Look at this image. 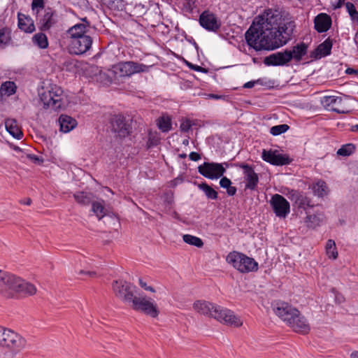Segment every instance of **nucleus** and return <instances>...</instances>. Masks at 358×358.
Segmentation results:
<instances>
[{
    "label": "nucleus",
    "mask_w": 358,
    "mask_h": 358,
    "mask_svg": "<svg viewBox=\"0 0 358 358\" xmlns=\"http://www.w3.org/2000/svg\"><path fill=\"white\" fill-rule=\"evenodd\" d=\"M193 308L199 313L213 317L228 325L238 327L243 324L240 317L236 316L232 310L209 301H197L194 302Z\"/></svg>",
    "instance_id": "1"
},
{
    "label": "nucleus",
    "mask_w": 358,
    "mask_h": 358,
    "mask_svg": "<svg viewBox=\"0 0 358 358\" xmlns=\"http://www.w3.org/2000/svg\"><path fill=\"white\" fill-rule=\"evenodd\" d=\"M90 24H75L67 30L70 39L69 51L72 55H83L92 47V38L87 34Z\"/></svg>",
    "instance_id": "2"
},
{
    "label": "nucleus",
    "mask_w": 358,
    "mask_h": 358,
    "mask_svg": "<svg viewBox=\"0 0 358 358\" xmlns=\"http://www.w3.org/2000/svg\"><path fill=\"white\" fill-rule=\"evenodd\" d=\"M26 345V341L17 333L0 326V346L16 354Z\"/></svg>",
    "instance_id": "3"
},
{
    "label": "nucleus",
    "mask_w": 358,
    "mask_h": 358,
    "mask_svg": "<svg viewBox=\"0 0 358 358\" xmlns=\"http://www.w3.org/2000/svg\"><path fill=\"white\" fill-rule=\"evenodd\" d=\"M227 262L241 273L256 271L258 269L257 262L251 257L236 251L228 254Z\"/></svg>",
    "instance_id": "4"
},
{
    "label": "nucleus",
    "mask_w": 358,
    "mask_h": 358,
    "mask_svg": "<svg viewBox=\"0 0 358 358\" xmlns=\"http://www.w3.org/2000/svg\"><path fill=\"white\" fill-rule=\"evenodd\" d=\"M43 107L53 110L60 109L64 105V94L61 87L54 85L39 94Z\"/></svg>",
    "instance_id": "5"
},
{
    "label": "nucleus",
    "mask_w": 358,
    "mask_h": 358,
    "mask_svg": "<svg viewBox=\"0 0 358 358\" xmlns=\"http://www.w3.org/2000/svg\"><path fill=\"white\" fill-rule=\"evenodd\" d=\"M148 69L147 65L129 61L119 62L113 67V72L116 78H126L135 73L146 72Z\"/></svg>",
    "instance_id": "6"
},
{
    "label": "nucleus",
    "mask_w": 358,
    "mask_h": 358,
    "mask_svg": "<svg viewBox=\"0 0 358 358\" xmlns=\"http://www.w3.org/2000/svg\"><path fill=\"white\" fill-rule=\"evenodd\" d=\"M273 24H264L266 34H269L273 41L285 40V44L292 39L295 29L294 24H278V27H273Z\"/></svg>",
    "instance_id": "7"
},
{
    "label": "nucleus",
    "mask_w": 358,
    "mask_h": 358,
    "mask_svg": "<svg viewBox=\"0 0 358 358\" xmlns=\"http://www.w3.org/2000/svg\"><path fill=\"white\" fill-rule=\"evenodd\" d=\"M130 303L134 310L143 312L152 317L159 315L157 304L146 296H134Z\"/></svg>",
    "instance_id": "8"
},
{
    "label": "nucleus",
    "mask_w": 358,
    "mask_h": 358,
    "mask_svg": "<svg viewBox=\"0 0 358 358\" xmlns=\"http://www.w3.org/2000/svg\"><path fill=\"white\" fill-rule=\"evenodd\" d=\"M275 313L289 326L296 320L299 311L287 303L278 302L274 308Z\"/></svg>",
    "instance_id": "9"
},
{
    "label": "nucleus",
    "mask_w": 358,
    "mask_h": 358,
    "mask_svg": "<svg viewBox=\"0 0 358 358\" xmlns=\"http://www.w3.org/2000/svg\"><path fill=\"white\" fill-rule=\"evenodd\" d=\"M199 173L208 179H217L224 175L226 169L222 164L215 162H204L198 167Z\"/></svg>",
    "instance_id": "10"
},
{
    "label": "nucleus",
    "mask_w": 358,
    "mask_h": 358,
    "mask_svg": "<svg viewBox=\"0 0 358 358\" xmlns=\"http://www.w3.org/2000/svg\"><path fill=\"white\" fill-rule=\"evenodd\" d=\"M115 296L121 299L125 303H130L134 299L133 285L123 280H115L112 285Z\"/></svg>",
    "instance_id": "11"
},
{
    "label": "nucleus",
    "mask_w": 358,
    "mask_h": 358,
    "mask_svg": "<svg viewBox=\"0 0 358 358\" xmlns=\"http://www.w3.org/2000/svg\"><path fill=\"white\" fill-rule=\"evenodd\" d=\"M287 14L279 9L268 8L255 17L252 22H279L287 20Z\"/></svg>",
    "instance_id": "12"
},
{
    "label": "nucleus",
    "mask_w": 358,
    "mask_h": 358,
    "mask_svg": "<svg viewBox=\"0 0 358 358\" xmlns=\"http://www.w3.org/2000/svg\"><path fill=\"white\" fill-rule=\"evenodd\" d=\"M270 204L275 215L278 217L285 218L289 213V203L280 194H274L271 197Z\"/></svg>",
    "instance_id": "13"
},
{
    "label": "nucleus",
    "mask_w": 358,
    "mask_h": 358,
    "mask_svg": "<svg viewBox=\"0 0 358 358\" xmlns=\"http://www.w3.org/2000/svg\"><path fill=\"white\" fill-rule=\"evenodd\" d=\"M110 125L112 131L121 138H124L131 132L130 123L122 115H114L110 119Z\"/></svg>",
    "instance_id": "14"
},
{
    "label": "nucleus",
    "mask_w": 358,
    "mask_h": 358,
    "mask_svg": "<svg viewBox=\"0 0 358 358\" xmlns=\"http://www.w3.org/2000/svg\"><path fill=\"white\" fill-rule=\"evenodd\" d=\"M233 166L243 170L244 178L246 181L245 188L250 190L256 189L259 182V176L255 172L253 167L245 163H236Z\"/></svg>",
    "instance_id": "15"
},
{
    "label": "nucleus",
    "mask_w": 358,
    "mask_h": 358,
    "mask_svg": "<svg viewBox=\"0 0 358 358\" xmlns=\"http://www.w3.org/2000/svg\"><path fill=\"white\" fill-rule=\"evenodd\" d=\"M264 28V24H251L250 27L245 33V40L249 46L253 48L256 50H259V45L262 29Z\"/></svg>",
    "instance_id": "16"
},
{
    "label": "nucleus",
    "mask_w": 358,
    "mask_h": 358,
    "mask_svg": "<svg viewBox=\"0 0 358 358\" xmlns=\"http://www.w3.org/2000/svg\"><path fill=\"white\" fill-rule=\"evenodd\" d=\"M262 157L263 160L275 166L289 164L291 159L287 155L280 154L278 150H263Z\"/></svg>",
    "instance_id": "17"
},
{
    "label": "nucleus",
    "mask_w": 358,
    "mask_h": 358,
    "mask_svg": "<svg viewBox=\"0 0 358 358\" xmlns=\"http://www.w3.org/2000/svg\"><path fill=\"white\" fill-rule=\"evenodd\" d=\"M17 277L0 270V292L7 297H12V290Z\"/></svg>",
    "instance_id": "18"
},
{
    "label": "nucleus",
    "mask_w": 358,
    "mask_h": 358,
    "mask_svg": "<svg viewBox=\"0 0 358 358\" xmlns=\"http://www.w3.org/2000/svg\"><path fill=\"white\" fill-rule=\"evenodd\" d=\"M322 106L328 110L345 113L346 110L341 96H325L321 100Z\"/></svg>",
    "instance_id": "19"
},
{
    "label": "nucleus",
    "mask_w": 358,
    "mask_h": 358,
    "mask_svg": "<svg viewBox=\"0 0 358 358\" xmlns=\"http://www.w3.org/2000/svg\"><path fill=\"white\" fill-rule=\"evenodd\" d=\"M291 61V54L285 51L273 53L264 59V63L266 66H283Z\"/></svg>",
    "instance_id": "20"
},
{
    "label": "nucleus",
    "mask_w": 358,
    "mask_h": 358,
    "mask_svg": "<svg viewBox=\"0 0 358 358\" xmlns=\"http://www.w3.org/2000/svg\"><path fill=\"white\" fill-rule=\"evenodd\" d=\"M12 291V297L15 294L26 296L34 294L36 292V288L33 284L17 277Z\"/></svg>",
    "instance_id": "21"
},
{
    "label": "nucleus",
    "mask_w": 358,
    "mask_h": 358,
    "mask_svg": "<svg viewBox=\"0 0 358 358\" xmlns=\"http://www.w3.org/2000/svg\"><path fill=\"white\" fill-rule=\"evenodd\" d=\"M261 40L259 45V50H273L285 45V40L273 41L269 34H266V25L262 30Z\"/></svg>",
    "instance_id": "22"
},
{
    "label": "nucleus",
    "mask_w": 358,
    "mask_h": 358,
    "mask_svg": "<svg viewBox=\"0 0 358 358\" xmlns=\"http://www.w3.org/2000/svg\"><path fill=\"white\" fill-rule=\"evenodd\" d=\"M331 41L329 39H327L310 53V57L311 59H318L322 57L327 56L331 54Z\"/></svg>",
    "instance_id": "23"
},
{
    "label": "nucleus",
    "mask_w": 358,
    "mask_h": 358,
    "mask_svg": "<svg viewBox=\"0 0 358 358\" xmlns=\"http://www.w3.org/2000/svg\"><path fill=\"white\" fill-rule=\"evenodd\" d=\"M289 327L297 333L306 334H308L310 329L308 323L306 318L300 313L298 315L296 320H293V323L289 324Z\"/></svg>",
    "instance_id": "24"
},
{
    "label": "nucleus",
    "mask_w": 358,
    "mask_h": 358,
    "mask_svg": "<svg viewBox=\"0 0 358 358\" xmlns=\"http://www.w3.org/2000/svg\"><path fill=\"white\" fill-rule=\"evenodd\" d=\"M287 52L291 54V60L294 59L295 62H299L301 61L303 57L308 52V45L303 42L297 43L292 47V50H288Z\"/></svg>",
    "instance_id": "25"
},
{
    "label": "nucleus",
    "mask_w": 358,
    "mask_h": 358,
    "mask_svg": "<svg viewBox=\"0 0 358 358\" xmlns=\"http://www.w3.org/2000/svg\"><path fill=\"white\" fill-rule=\"evenodd\" d=\"M59 124L60 126V131L64 133H67L76 127L77 122L75 119L69 115H61L59 118Z\"/></svg>",
    "instance_id": "26"
},
{
    "label": "nucleus",
    "mask_w": 358,
    "mask_h": 358,
    "mask_svg": "<svg viewBox=\"0 0 358 358\" xmlns=\"http://www.w3.org/2000/svg\"><path fill=\"white\" fill-rule=\"evenodd\" d=\"M6 131L14 138L20 139L22 137V132L17 125L15 119L8 118L5 120Z\"/></svg>",
    "instance_id": "27"
},
{
    "label": "nucleus",
    "mask_w": 358,
    "mask_h": 358,
    "mask_svg": "<svg viewBox=\"0 0 358 358\" xmlns=\"http://www.w3.org/2000/svg\"><path fill=\"white\" fill-rule=\"evenodd\" d=\"M75 200L80 205L87 206L92 203L94 196L91 192H79L73 194Z\"/></svg>",
    "instance_id": "28"
},
{
    "label": "nucleus",
    "mask_w": 358,
    "mask_h": 358,
    "mask_svg": "<svg viewBox=\"0 0 358 358\" xmlns=\"http://www.w3.org/2000/svg\"><path fill=\"white\" fill-rule=\"evenodd\" d=\"M313 192L315 195L323 197L328 193V187L324 180H320L313 185Z\"/></svg>",
    "instance_id": "29"
},
{
    "label": "nucleus",
    "mask_w": 358,
    "mask_h": 358,
    "mask_svg": "<svg viewBox=\"0 0 358 358\" xmlns=\"http://www.w3.org/2000/svg\"><path fill=\"white\" fill-rule=\"evenodd\" d=\"M17 86L13 81H6L1 85L0 93L1 95L10 96L16 92Z\"/></svg>",
    "instance_id": "30"
},
{
    "label": "nucleus",
    "mask_w": 358,
    "mask_h": 358,
    "mask_svg": "<svg viewBox=\"0 0 358 358\" xmlns=\"http://www.w3.org/2000/svg\"><path fill=\"white\" fill-rule=\"evenodd\" d=\"M92 211L100 220L106 215V210L104 207V201H93L92 203Z\"/></svg>",
    "instance_id": "31"
},
{
    "label": "nucleus",
    "mask_w": 358,
    "mask_h": 358,
    "mask_svg": "<svg viewBox=\"0 0 358 358\" xmlns=\"http://www.w3.org/2000/svg\"><path fill=\"white\" fill-rule=\"evenodd\" d=\"M101 4L110 10H122L124 8L122 0H100Z\"/></svg>",
    "instance_id": "32"
},
{
    "label": "nucleus",
    "mask_w": 358,
    "mask_h": 358,
    "mask_svg": "<svg viewBox=\"0 0 358 358\" xmlns=\"http://www.w3.org/2000/svg\"><path fill=\"white\" fill-rule=\"evenodd\" d=\"M33 42L35 45L41 49L46 48L48 46V38L45 34L43 33H38L32 38Z\"/></svg>",
    "instance_id": "33"
},
{
    "label": "nucleus",
    "mask_w": 358,
    "mask_h": 358,
    "mask_svg": "<svg viewBox=\"0 0 358 358\" xmlns=\"http://www.w3.org/2000/svg\"><path fill=\"white\" fill-rule=\"evenodd\" d=\"M159 129L163 132H168L171 129V120L169 116H162L157 120Z\"/></svg>",
    "instance_id": "34"
},
{
    "label": "nucleus",
    "mask_w": 358,
    "mask_h": 358,
    "mask_svg": "<svg viewBox=\"0 0 358 358\" xmlns=\"http://www.w3.org/2000/svg\"><path fill=\"white\" fill-rule=\"evenodd\" d=\"M200 189H201L206 194L208 199H217V192L209 186L208 184L203 182L199 185Z\"/></svg>",
    "instance_id": "35"
},
{
    "label": "nucleus",
    "mask_w": 358,
    "mask_h": 358,
    "mask_svg": "<svg viewBox=\"0 0 358 358\" xmlns=\"http://www.w3.org/2000/svg\"><path fill=\"white\" fill-rule=\"evenodd\" d=\"M182 239L185 243L197 248H201L203 245V243L200 238L192 235L185 234L182 236Z\"/></svg>",
    "instance_id": "36"
},
{
    "label": "nucleus",
    "mask_w": 358,
    "mask_h": 358,
    "mask_svg": "<svg viewBox=\"0 0 358 358\" xmlns=\"http://www.w3.org/2000/svg\"><path fill=\"white\" fill-rule=\"evenodd\" d=\"M326 252L329 258L336 259L338 257V252L334 241L329 239L326 244Z\"/></svg>",
    "instance_id": "37"
},
{
    "label": "nucleus",
    "mask_w": 358,
    "mask_h": 358,
    "mask_svg": "<svg viewBox=\"0 0 358 358\" xmlns=\"http://www.w3.org/2000/svg\"><path fill=\"white\" fill-rule=\"evenodd\" d=\"M10 41V31L7 28L0 29V48H4Z\"/></svg>",
    "instance_id": "38"
},
{
    "label": "nucleus",
    "mask_w": 358,
    "mask_h": 358,
    "mask_svg": "<svg viewBox=\"0 0 358 358\" xmlns=\"http://www.w3.org/2000/svg\"><path fill=\"white\" fill-rule=\"evenodd\" d=\"M322 221L321 215H310L306 218V222L308 227L315 228L319 226Z\"/></svg>",
    "instance_id": "39"
},
{
    "label": "nucleus",
    "mask_w": 358,
    "mask_h": 358,
    "mask_svg": "<svg viewBox=\"0 0 358 358\" xmlns=\"http://www.w3.org/2000/svg\"><path fill=\"white\" fill-rule=\"evenodd\" d=\"M355 150V146L352 143L345 144L341 146L337 151V154L341 156H349Z\"/></svg>",
    "instance_id": "40"
},
{
    "label": "nucleus",
    "mask_w": 358,
    "mask_h": 358,
    "mask_svg": "<svg viewBox=\"0 0 358 358\" xmlns=\"http://www.w3.org/2000/svg\"><path fill=\"white\" fill-rule=\"evenodd\" d=\"M42 14V18L40 19L41 22H51L54 12L52 8L43 7V10L39 11Z\"/></svg>",
    "instance_id": "41"
},
{
    "label": "nucleus",
    "mask_w": 358,
    "mask_h": 358,
    "mask_svg": "<svg viewBox=\"0 0 358 358\" xmlns=\"http://www.w3.org/2000/svg\"><path fill=\"white\" fill-rule=\"evenodd\" d=\"M199 22H217V18L213 13L205 10L200 15Z\"/></svg>",
    "instance_id": "42"
},
{
    "label": "nucleus",
    "mask_w": 358,
    "mask_h": 358,
    "mask_svg": "<svg viewBox=\"0 0 358 358\" xmlns=\"http://www.w3.org/2000/svg\"><path fill=\"white\" fill-rule=\"evenodd\" d=\"M289 127L286 124L273 126L270 129V133L273 136H278L286 132Z\"/></svg>",
    "instance_id": "43"
},
{
    "label": "nucleus",
    "mask_w": 358,
    "mask_h": 358,
    "mask_svg": "<svg viewBox=\"0 0 358 358\" xmlns=\"http://www.w3.org/2000/svg\"><path fill=\"white\" fill-rule=\"evenodd\" d=\"M346 9L353 21L358 22V12L357 11L355 5L351 2L345 3Z\"/></svg>",
    "instance_id": "44"
},
{
    "label": "nucleus",
    "mask_w": 358,
    "mask_h": 358,
    "mask_svg": "<svg viewBox=\"0 0 358 358\" xmlns=\"http://www.w3.org/2000/svg\"><path fill=\"white\" fill-rule=\"evenodd\" d=\"M43 0H33L31 9L34 13L38 15L39 11L43 9Z\"/></svg>",
    "instance_id": "45"
},
{
    "label": "nucleus",
    "mask_w": 358,
    "mask_h": 358,
    "mask_svg": "<svg viewBox=\"0 0 358 358\" xmlns=\"http://www.w3.org/2000/svg\"><path fill=\"white\" fill-rule=\"evenodd\" d=\"M313 22H331V19L327 14L320 13L315 17Z\"/></svg>",
    "instance_id": "46"
},
{
    "label": "nucleus",
    "mask_w": 358,
    "mask_h": 358,
    "mask_svg": "<svg viewBox=\"0 0 358 358\" xmlns=\"http://www.w3.org/2000/svg\"><path fill=\"white\" fill-rule=\"evenodd\" d=\"M202 27L208 31L217 32L220 29L221 24H200Z\"/></svg>",
    "instance_id": "47"
},
{
    "label": "nucleus",
    "mask_w": 358,
    "mask_h": 358,
    "mask_svg": "<svg viewBox=\"0 0 358 358\" xmlns=\"http://www.w3.org/2000/svg\"><path fill=\"white\" fill-rule=\"evenodd\" d=\"M315 30L319 33H323L331 28V24H314Z\"/></svg>",
    "instance_id": "48"
},
{
    "label": "nucleus",
    "mask_w": 358,
    "mask_h": 358,
    "mask_svg": "<svg viewBox=\"0 0 358 358\" xmlns=\"http://www.w3.org/2000/svg\"><path fill=\"white\" fill-rule=\"evenodd\" d=\"M192 127V123L189 120H185L180 124V129L182 131L187 132Z\"/></svg>",
    "instance_id": "49"
},
{
    "label": "nucleus",
    "mask_w": 358,
    "mask_h": 358,
    "mask_svg": "<svg viewBox=\"0 0 358 358\" xmlns=\"http://www.w3.org/2000/svg\"><path fill=\"white\" fill-rule=\"evenodd\" d=\"M231 185V181L227 177H222L220 180L221 187L227 189Z\"/></svg>",
    "instance_id": "50"
},
{
    "label": "nucleus",
    "mask_w": 358,
    "mask_h": 358,
    "mask_svg": "<svg viewBox=\"0 0 358 358\" xmlns=\"http://www.w3.org/2000/svg\"><path fill=\"white\" fill-rule=\"evenodd\" d=\"M27 157L30 159L33 162L37 164H41L43 162V159L41 157L34 155H28Z\"/></svg>",
    "instance_id": "51"
},
{
    "label": "nucleus",
    "mask_w": 358,
    "mask_h": 358,
    "mask_svg": "<svg viewBox=\"0 0 358 358\" xmlns=\"http://www.w3.org/2000/svg\"><path fill=\"white\" fill-rule=\"evenodd\" d=\"M310 203V200L308 197H302L300 200L299 206L303 208H305V206H311L312 205Z\"/></svg>",
    "instance_id": "52"
},
{
    "label": "nucleus",
    "mask_w": 358,
    "mask_h": 358,
    "mask_svg": "<svg viewBox=\"0 0 358 358\" xmlns=\"http://www.w3.org/2000/svg\"><path fill=\"white\" fill-rule=\"evenodd\" d=\"M189 158L192 161L196 162V161H198V160H199L201 159V155L199 153L196 152H192L189 155Z\"/></svg>",
    "instance_id": "53"
},
{
    "label": "nucleus",
    "mask_w": 358,
    "mask_h": 358,
    "mask_svg": "<svg viewBox=\"0 0 358 358\" xmlns=\"http://www.w3.org/2000/svg\"><path fill=\"white\" fill-rule=\"evenodd\" d=\"M237 189L234 186H231V185L227 188V193L229 196H234L236 194Z\"/></svg>",
    "instance_id": "54"
},
{
    "label": "nucleus",
    "mask_w": 358,
    "mask_h": 358,
    "mask_svg": "<svg viewBox=\"0 0 358 358\" xmlns=\"http://www.w3.org/2000/svg\"><path fill=\"white\" fill-rule=\"evenodd\" d=\"M189 66L192 69H194V71H198V72L206 73L208 71L207 69H206L200 66L190 64Z\"/></svg>",
    "instance_id": "55"
},
{
    "label": "nucleus",
    "mask_w": 358,
    "mask_h": 358,
    "mask_svg": "<svg viewBox=\"0 0 358 358\" xmlns=\"http://www.w3.org/2000/svg\"><path fill=\"white\" fill-rule=\"evenodd\" d=\"M80 274H85L88 275L90 278H94L96 275V272L94 271H85L83 270H80L79 272Z\"/></svg>",
    "instance_id": "56"
},
{
    "label": "nucleus",
    "mask_w": 358,
    "mask_h": 358,
    "mask_svg": "<svg viewBox=\"0 0 358 358\" xmlns=\"http://www.w3.org/2000/svg\"><path fill=\"white\" fill-rule=\"evenodd\" d=\"M259 80L254 81H249L243 85L244 88H252L255 86V83H259Z\"/></svg>",
    "instance_id": "57"
},
{
    "label": "nucleus",
    "mask_w": 358,
    "mask_h": 358,
    "mask_svg": "<svg viewBox=\"0 0 358 358\" xmlns=\"http://www.w3.org/2000/svg\"><path fill=\"white\" fill-rule=\"evenodd\" d=\"M20 203L22 204L29 206L31 203V200L29 198L24 199V200H21Z\"/></svg>",
    "instance_id": "58"
},
{
    "label": "nucleus",
    "mask_w": 358,
    "mask_h": 358,
    "mask_svg": "<svg viewBox=\"0 0 358 358\" xmlns=\"http://www.w3.org/2000/svg\"><path fill=\"white\" fill-rule=\"evenodd\" d=\"M345 72H346L347 74H355V73H357V70H355L354 69H351V68L347 69Z\"/></svg>",
    "instance_id": "59"
},
{
    "label": "nucleus",
    "mask_w": 358,
    "mask_h": 358,
    "mask_svg": "<svg viewBox=\"0 0 358 358\" xmlns=\"http://www.w3.org/2000/svg\"><path fill=\"white\" fill-rule=\"evenodd\" d=\"M51 24H42V27H41V29L43 31L48 30L50 28Z\"/></svg>",
    "instance_id": "60"
},
{
    "label": "nucleus",
    "mask_w": 358,
    "mask_h": 358,
    "mask_svg": "<svg viewBox=\"0 0 358 358\" xmlns=\"http://www.w3.org/2000/svg\"><path fill=\"white\" fill-rule=\"evenodd\" d=\"M209 96L210 98H213L215 99H220L223 98V96H222V95H217V94H210Z\"/></svg>",
    "instance_id": "61"
},
{
    "label": "nucleus",
    "mask_w": 358,
    "mask_h": 358,
    "mask_svg": "<svg viewBox=\"0 0 358 358\" xmlns=\"http://www.w3.org/2000/svg\"><path fill=\"white\" fill-rule=\"evenodd\" d=\"M336 301L338 303H342L344 301V299H343V297L341 295H336Z\"/></svg>",
    "instance_id": "62"
},
{
    "label": "nucleus",
    "mask_w": 358,
    "mask_h": 358,
    "mask_svg": "<svg viewBox=\"0 0 358 358\" xmlns=\"http://www.w3.org/2000/svg\"><path fill=\"white\" fill-rule=\"evenodd\" d=\"M139 285L140 286L143 288L145 290L146 289V287H148V285H146V283L145 282H143L141 279H139Z\"/></svg>",
    "instance_id": "63"
},
{
    "label": "nucleus",
    "mask_w": 358,
    "mask_h": 358,
    "mask_svg": "<svg viewBox=\"0 0 358 358\" xmlns=\"http://www.w3.org/2000/svg\"><path fill=\"white\" fill-rule=\"evenodd\" d=\"M351 358H358V351H354L350 355Z\"/></svg>",
    "instance_id": "64"
}]
</instances>
